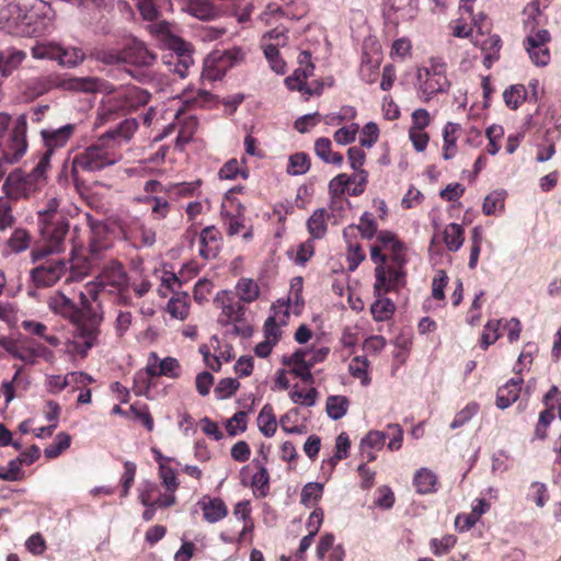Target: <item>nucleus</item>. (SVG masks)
<instances>
[{
	"instance_id": "nucleus-20",
	"label": "nucleus",
	"mask_w": 561,
	"mask_h": 561,
	"mask_svg": "<svg viewBox=\"0 0 561 561\" xmlns=\"http://www.w3.org/2000/svg\"><path fill=\"white\" fill-rule=\"evenodd\" d=\"M113 241L110 236L107 226L103 222H95L91 227L88 247L85 248L89 253L101 261L105 260L106 252L112 249Z\"/></svg>"
},
{
	"instance_id": "nucleus-6",
	"label": "nucleus",
	"mask_w": 561,
	"mask_h": 561,
	"mask_svg": "<svg viewBox=\"0 0 561 561\" xmlns=\"http://www.w3.org/2000/svg\"><path fill=\"white\" fill-rule=\"evenodd\" d=\"M158 27L162 44L170 50L163 56V62L171 72L179 75L180 78H185L190 67L194 64L192 45L173 34L168 22L162 21Z\"/></svg>"
},
{
	"instance_id": "nucleus-50",
	"label": "nucleus",
	"mask_w": 561,
	"mask_h": 561,
	"mask_svg": "<svg viewBox=\"0 0 561 561\" xmlns=\"http://www.w3.org/2000/svg\"><path fill=\"white\" fill-rule=\"evenodd\" d=\"M310 167L309 156L306 152H296L289 157L286 171L290 175H301L307 173Z\"/></svg>"
},
{
	"instance_id": "nucleus-40",
	"label": "nucleus",
	"mask_w": 561,
	"mask_h": 561,
	"mask_svg": "<svg viewBox=\"0 0 561 561\" xmlns=\"http://www.w3.org/2000/svg\"><path fill=\"white\" fill-rule=\"evenodd\" d=\"M502 319H492L485 323L479 341V345L483 351H486L489 346L494 344L502 336Z\"/></svg>"
},
{
	"instance_id": "nucleus-17",
	"label": "nucleus",
	"mask_w": 561,
	"mask_h": 561,
	"mask_svg": "<svg viewBox=\"0 0 561 561\" xmlns=\"http://www.w3.org/2000/svg\"><path fill=\"white\" fill-rule=\"evenodd\" d=\"M67 271V262L64 260L49 259L31 271V278L38 288L50 287L55 285Z\"/></svg>"
},
{
	"instance_id": "nucleus-23",
	"label": "nucleus",
	"mask_w": 561,
	"mask_h": 561,
	"mask_svg": "<svg viewBox=\"0 0 561 561\" xmlns=\"http://www.w3.org/2000/svg\"><path fill=\"white\" fill-rule=\"evenodd\" d=\"M73 79L66 82L64 79H61L57 75H47V76H39L35 78H31L25 82L26 92L31 98H38L47 92H49L53 89L67 87L68 89H71L69 87V83Z\"/></svg>"
},
{
	"instance_id": "nucleus-11",
	"label": "nucleus",
	"mask_w": 561,
	"mask_h": 561,
	"mask_svg": "<svg viewBox=\"0 0 561 561\" xmlns=\"http://www.w3.org/2000/svg\"><path fill=\"white\" fill-rule=\"evenodd\" d=\"M27 119L25 115H20L14 122L10 133H4L0 139V156L5 163L13 164L19 162L27 151Z\"/></svg>"
},
{
	"instance_id": "nucleus-33",
	"label": "nucleus",
	"mask_w": 561,
	"mask_h": 561,
	"mask_svg": "<svg viewBox=\"0 0 561 561\" xmlns=\"http://www.w3.org/2000/svg\"><path fill=\"white\" fill-rule=\"evenodd\" d=\"M328 218L329 215L324 208L316 209L309 217L307 220V229L311 239L319 240L324 238L328 231Z\"/></svg>"
},
{
	"instance_id": "nucleus-1",
	"label": "nucleus",
	"mask_w": 561,
	"mask_h": 561,
	"mask_svg": "<svg viewBox=\"0 0 561 561\" xmlns=\"http://www.w3.org/2000/svg\"><path fill=\"white\" fill-rule=\"evenodd\" d=\"M79 299L80 307H77L70 298L57 291L49 297L48 306L73 324L72 339L67 343V351L85 357L98 343L100 324L103 320L100 305H94L98 299V286L87 284L84 290L80 291Z\"/></svg>"
},
{
	"instance_id": "nucleus-25",
	"label": "nucleus",
	"mask_w": 561,
	"mask_h": 561,
	"mask_svg": "<svg viewBox=\"0 0 561 561\" xmlns=\"http://www.w3.org/2000/svg\"><path fill=\"white\" fill-rule=\"evenodd\" d=\"M197 505L203 512V517L206 522L215 524L228 515V507L220 497L203 496Z\"/></svg>"
},
{
	"instance_id": "nucleus-4",
	"label": "nucleus",
	"mask_w": 561,
	"mask_h": 561,
	"mask_svg": "<svg viewBox=\"0 0 561 561\" xmlns=\"http://www.w3.org/2000/svg\"><path fill=\"white\" fill-rule=\"evenodd\" d=\"M377 242L386 251L388 261L387 264L375 267L376 289L398 291L405 284L407 247L396 233L389 230L379 231Z\"/></svg>"
},
{
	"instance_id": "nucleus-7",
	"label": "nucleus",
	"mask_w": 561,
	"mask_h": 561,
	"mask_svg": "<svg viewBox=\"0 0 561 561\" xmlns=\"http://www.w3.org/2000/svg\"><path fill=\"white\" fill-rule=\"evenodd\" d=\"M38 14L19 1L0 8V30L13 36H33L39 31Z\"/></svg>"
},
{
	"instance_id": "nucleus-46",
	"label": "nucleus",
	"mask_w": 561,
	"mask_h": 561,
	"mask_svg": "<svg viewBox=\"0 0 561 561\" xmlns=\"http://www.w3.org/2000/svg\"><path fill=\"white\" fill-rule=\"evenodd\" d=\"M527 99V90L524 84H513L503 92L505 105L511 110H517Z\"/></svg>"
},
{
	"instance_id": "nucleus-37",
	"label": "nucleus",
	"mask_w": 561,
	"mask_h": 561,
	"mask_svg": "<svg viewBox=\"0 0 561 561\" xmlns=\"http://www.w3.org/2000/svg\"><path fill=\"white\" fill-rule=\"evenodd\" d=\"M443 241L450 252L458 251L465 241V229L459 224H449L443 231Z\"/></svg>"
},
{
	"instance_id": "nucleus-55",
	"label": "nucleus",
	"mask_w": 561,
	"mask_h": 561,
	"mask_svg": "<svg viewBox=\"0 0 561 561\" xmlns=\"http://www.w3.org/2000/svg\"><path fill=\"white\" fill-rule=\"evenodd\" d=\"M559 388L557 386H552L548 392L543 396L542 402L546 405V409L539 414V422L542 424H547L550 426L556 415L553 413L554 404L552 401L558 397Z\"/></svg>"
},
{
	"instance_id": "nucleus-26",
	"label": "nucleus",
	"mask_w": 561,
	"mask_h": 561,
	"mask_svg": "<svg viewBox=\"0 0 561 561\" xmlns=\"http://www.w3.org/2000/svg\"><path fill=\"white\" fill-rule=\"evenodd\" d=\"M523 378H512L505 385L500 387L496 392V407L499 409H506L512 405L519 398Z\"/></svg>"
},
{
	"instance_id": "nucleus-29",
	"label": "nucleus",
	"mask_w": 561,
	"mask_h": 561,
	"mask_svg": "<svg viewBox=\"0 0 561 561\" xmlns=\"http://www.w3.org/2000/svg\"><path fill=\"white\" fill-rule=\"evenodd\" d=\"M357 230L362 238L371 240L375 236L377 237L378 232V224L375 220V217L371 213L365 211L357 225H350L343 230L344 239L350 238L351 233Z\"/></svg>"
},
{
	"instance_id": "nucleus-61",
	"label": "nucleus",
	"mask_w": 561,
	"mask_h": 561,
	"mask_svg": "<svg viewBox=\"0 0 561 561\" xmlns=\"http://www.w3.org/2000/svg\"><path fill=\"white\" fill-rule=\"evenodd\" d=\"M298 416V410L293 409L280 416L279 425L282 430L287 434H305L307 432V427L305 425H295L296 419Z\"/></svg>"
},
{
	"instance_id": "nucleus-19",
	"label": "nucleus",
	"mask_w": 561,
	"mask_h": 561,
	"mask_svg": "<svg viewBox=\"0 0 561 561\" xmlns=\"http://www.w3.org/2000/svg\"><path fill=\"white\" fill-rule=\"evenodd\" d=\"M157 55L149 50L145 43L133 39L122 48V64L134 68L152 67Z\"/></svg>"
},
{
	"instance_id": "nucleus-44",
	"label": "nucleus",
	"mask_w": 561,
	"mask_h": 561,
	"mask_svg": "<svg viewBox=\"0 0 561 561\" xmlns=\"http://www.w3.org/2000/svg\"><path fill=\"white\" fill-rule=\"evenodd\" d=\"M21 327L27 333L44 339L50 346L56 347L60 343L59 339L56 335L46 333L48 328L42 322H37L34 320H24L22 321Z\"/></svg>"
},
{
	"instance_id": "nucleus-56",
	"label": "nucleus",
	"mask_w": 561,
	"mask_h": 561,
	"mask_svg": "<svg viewBox=\"0 0 561 561\" xmlns=\"http://www.w3.org/2000/svg\"><path fill=\"white\" fill-rule=\"evenodd\" d=\"M485 137L489 140V142L485 147V151L489 154L495 156L501 149L500 141L504 137L503 126L497 125V124H493V125L489 126L485 130Z\"/></svg>"
},
{
	"instance_id": "nucleus-9",
	"label": "nucleus",
	"mask_w": 561,
	"mask_h": 561,
	"mask_svg": "<svg viewBox=\"0 0 561 561\" xmlns=\"http://www.w3.org/2000/svg\"><path fill=\"white\" fill-rule=\"evenodd\" d=\"M540 12L539 2L531 1L524 9V13L528 14V19L534 21L528 35L525 37L523 45L529 55L530 60L537 67H545L549 64L551 55L547 45L551 42V34L548 30H537L538 23L535 21L536 15Z\"/></svg>"
},
{
	"instance_id": "nucleus-58",
	"label": "nucleus",
	"mask_w": 561,
	"mask_h": 561,
	"mask_svg": "<svg viewBox=\"0 0 561 561\" xmlns=\"http://www.w3.org/2000/svg\"><path fill=\"white\" fill-rule=\"evenodd\" d=\"M263 51L271 69L278 75H284L286 71V62L282 58L279 49L275 45H263Z\"/></svg>"
},
{
	"instance_id": "nucleus-31",
	"label": "nucleus",
	"mask_w": 561,
	"mask_h": 561,
	"mask_svg": "<svg viewBox=\"0 0 561 561\" xmlns=\"http://www.w3.org/2000/svg\"><path fill=\"white\" fill-rule=\"evenodd\" d=\"M438 478L428 468L419 469L413 477V485L416 493L430 494L437 491Z\"/></svg>"
},
{
	"instance_id": "nucleus-14",
	"label": "nucleus",
	"mask_w": 561,
	"mask_h": 561,
	"mask_svg": "<svg viewBox=\"0 0 561 561\" xmlns=\"http://www.w3.org/2000/svg\"><path fill=\"white\" fill-rule=\"evenodd\" d=\"M242 57L243 54L240 48L214 51L205 59L202 79L210 82L220 80L227 70Z\"/></svg>"
},
{
	"instance_id": "nucleus-16",
	"label": "nucleus",
	"mask_w": 561,
	"mask_h": 561,
	"mask_svg": "<svg viewBox=\"0 0 561 561\" xmlns=\"http://www.w3.org/2000/svg\"><path fill=\"white\" fill-rule=\"evenodd\" d=\"M103 261L94 257L84 247L73 245L69 260L66 283L80 282L94 270L100 268Z\"/></svg>"
},
{
	"instance_id": "nucleus-21",
	"label": "nucleus",
	"mask_w": 561,
	"mask_h": 561,
	"mask_svg": "<svg viewBox=\"0 0 561 561\" xmlns=\"http://www.w3.org/2000/svg\"><path fill=\"white\" fill-rule=\"evenodd\" d=\"M138 499L142 505H158L160 508H168L176 504V495L162 492L154 482H145L139 490Z\"/></svg>"
},
{
	"instance_id": "nucleus-48",
	"label": "nucleus",
	"mask_w": 561,
	"mask_h": 561,
	"mask_svg": "<svg viewBox=\"0 0 561 561\" xmlns=\"http://www.w3.org/2000/svg\"><path fill=\"white\" fill-rule=\"evenodd\" d=\"M32 243V236L23 228H16L7 241V245L13 253L26 251Z\"/></svg>"
},
{
	"instance_id": "nucleus-45",
	"label": "nucleus",
	"mask_w": 561,
	"mask_h": 561,
	"mask_svg": "<svg viewBox=\"0 0 561 561\" xmlns=\"http://www.w3.org/2000/svg\"><path fill=\"white\" fill-rule=\"evenodd\" d=\"M243 207L240 205L237 214L228 213L226 206H224L221 210L226 232L230 237L238 234L244 228V215L241 211Z\"/></svg>"
},
{
	"instance_id": "nucleus-41",
	"label": "nucleus",
	"mask_w": 561,
	"mask_h": 561,
	"mask_svg": "<svg viewBox=\"0 0 561 561\" xmlns=\"http://www.w3.org/2000/svg\"><path fill=\"white\" fill-rule=\"evenodd\" d=\"M190 297L186 293L173 295L168 302L167 309L172 318L184 320L188 316Z\"/></svg>"
},
{
	"instance_id": "nucleus-59",
	"label": "nucleus",
	"mask_w": 561,
	"mask_h": 561,
	"mask_svg": "<svg viewBox=\"0 0 561 561\" xmlns=\"http://www.w3.org/2000/svg\"><path fill=\"white\" fill-rule=\"evenodd\" d=\"M129 412L133 419L139 421L148 432L153 431L154 422L147 404H131L129 408Z\"/></svg>"
},
{
	"instance_id": "nucleus-10",
	"label": "nucleus",
	"mask_w": 561,
	"mask_h": 561,
	"mask_svg": "<svg viewBox=\"0 0 561 561\" xmlns=\"http://www.w3.org/2000/svg\"><path fill=\"white\" fill-rule=\"evenodd\" d=\"M50 218L38 221L45 245L42 249L32 251L33 262L39 261L47 254L61 252L65 249V241L69 231L68 220L64 215H53Z\"/></svg>"
},
{
	"instance_id": "nucleus-35",
	"label": "nucleus",
	"mask_w": 561,
	"mask_h": 561,
	"mask_svg": "<svg viewBox=\"0 0 561 561\" xmlns=\"http://www.w3.org/2000/svg\"><path fill=\"white\" fill-rule=\"evenodd\" d=\"M257 426L265 437H273L277 430V420L272 404L266 403L257 415Z\"/></svg>"
},
{
	"instance_id": "nucleus-51",
	"label": "nucleus",
	"mask_w": 561,
	"mask_h": 561,
	"mask_svg": "<svg viewBox=\"0 0 561 561\" xmlns=\"http://www.w3.org/2000/svg\"><path fill=\"white\" fill-rule=\"evenodd\" d=\"M158 474L162 482V485L165 489V492L175 495V492L180 486V481L178 479L175 470L171 468L168 463L160 462Z\"/></svg>"
},
{
	"instance_id": "nucleus-54",
	"label": "nucleus",
	"mask_w": 561,
	"mask_h": 561,
	"mask_svg": "<svg viewBox=\"0 0 561 561\" xmlns=\"http://www.w3.org/2000/svg\"><path fill=\"white\" fill-rule=\"evenodd\" d=\"M84 58L85 54L81 48L61 46L58 64L64 67L72 68L81 64Z\"/></svg>"
},
{
	"instance_id": "nucleus-52",
	"label": "nucleus",
	"mask_w": 561,
	"mask_h": 561,
	"mask_svg": "<svg viewBox=\"0 0 561 561\" xmlns=\"http://www.w3.org/2000/svg\"><path fill=\"white\" fill-rule=\"evenodd\" d=\"M61 51V45L48 42L39 43L32 48V55L36 59H49L57 61L59 60V54Z\"/></svg>"
},
{
	"instance_id": "nucleus-13",
	"label": "nucleus",
	"mask_w": 561,
	"mask_h": 561,
	"mask_svg": "<svg viewBox=\"0 0 561 561\" xmlns=\"http://www.w3.org/2000/svg\"><path fill=\"white\" fill-rule=\"evenodd\" d=\"M215 304L221 309L218 316V323L222 327L233 324V332L240 334L239 323L245 320L247 308L238 300L231 290H221L215 298Z\"/></svg>"
},
{
	"instance_id": "nucleus-49",
	"label": "nucleus",
	"mask_w": 561,
	"mask_h": 561,
	"mask_svg": "<svg viewBox=\"0 0 561 561\" xmlns=\"http://www.w3.org/2000/svg\"><path fill=\"white\" fill-rule=\"evenodd\" d=\"M369 362L364 356H355L351 359L348 365L350 374L360 380L362 386L370 385V377L368 375Z\"/></svg>"
},
{
	"instance_id": "nucleus-64",
	"label": "nucleus",
	"mask_w": 561,
	"mask_h": 561,
	"mask_svg": "<svg viewBox=\"0 0 561 561\" xmlns=\"http://www.w3.org/2000/svg\"><path fill=\"white\" fill-rule=\"evenodd\" d=\"M457 537L454 535H445L440 539L433 538L430 542L431 550L436 557L447 554L456 545Z\"/></svg>"
},
{
	"instance_id": "nucleus-18",
	"label": "nucleus",
	"mask_w": 561,
	"mask_h": 561,
	"mask_svg": "<svg viewBox=\"0 0 561 561\" xmlns=\"http://www.w3.org/2000/svg\"><path fill=\"white\" fill-rule=\"evenodd\" d=\"M98 286V294L100 288L107 286L114 290L122 291L128 285V276L124 265L115 259H112L104 263L100 274L96 277V282L93 283Z\"/></svg>"
},
{
	"instance_id": "nucleus-36",
	"label": "nucleus",
	"mask_w": 561,
	"mask_h": 561,
	"mask_svg": "<svg viewBox=\"0 0 561 561\" xmlns=\"http://www.w3.org/2000/svg\"><path fill=\"white\" fill-rule=\"evenodd\" d=\"M314 153L325 163L340 165L344 160L343 154L332 151L331 140L327 137H320L314 141Z\"/></svg>"
},
{
	"instance_id": "nucleus-3",
	"label": "nucleus",
	"mask_w": 561,
	"mask_h": 561,
	"mask_svg": "<svg viewBox=\"0 0 561 561\" xmlns=\"http://www.w3.org/2000/svg\"><path fill=\"white\" fill-rule=\"evenodd\" d=\"M69 87L72 90L94 93H107L106 100L98 111L96 125H103L113 119L115 114H126L145 106L150 94L136 85L114 88L110 82L100 78H75Z\"/></svg>"
},
{
	"instance_id": "nucleus-57",
	"label": "nucleus",
	"mask_w": 561,
	"mask_h": 561,
	"mask_svg": "<svg viewBox=\"0 0 561 561\" xmlns=\"http://www.w3.org/2000/svg\"><path fill=\"white\" fill-rule=\"evenodd\" d=\"M257 472L252 477L251 485L255 489L260 497H265L270 493V473L267 469L259 463Z\"/></svg>"
},
{
	"instance_id": "nucleus-39",
	"label": "nucleus",
	"mask_w": 561,
	"mask_h": 561,
	"mask_svg": "<svg viewBox=\"0 0 561 561\" xmlns=\"http://www.w3.org/2000/svg\"><path fill=\"white\" fill-rule=\"evenodd\" d=\"M350 403L345 396H329L325 402L328 416L334 421L342 419L347 413Z\"/></svg>"
},
{
	"instance_id": "nucleus-34",
	"label": "nucleus",
	"mask_w": 561,
	"mask_h": 561,
	"mask_svg": "<svg viewBox=\"0 0 561 561\" xmlns=\"http://www.w3.org/2000/svg\"><path fill=\"white\" fill-rule=\"evenodd\" d=\"M181 365L174 357H165L159 365H148L147 373L151 377L167 376L170 378L180 377Z\"/></svg>"
},
{
	"instance_id": "nucleus-15",
	"label": "nucleus",
	"mask_w": 561,
	"mask_h": 561,
	"mask_svg": "<svg viewBox=\"0 0 561 561\" xmlns=\"http://www.w3.org/2000/svg\"><path fill=\"white\" fill-rule=\"evenodd\" d=\"M118 229L124 240L134 248L151 247L156 242V231L139 217H126L118 220Z\"/></svg>"
},
{
	"instance_id": "nucleus-47",
	"label": "nucleus",
	"mask_w": 561,
	"mask_h": 561,
	"mask_svg": "<svg viewBox=\"0 0 561 561\" xmlns=\"http://www.w3.org/2000/svg\"><path fill=\"white\" fill-rule=\"evenodd\" d=\"M351 183V176L341 173L333 178L329 183V193L334 206L337 202L344 203V193Z\"/></svg>"
},
{
	"instance_id": "nucleus-32",
	"label": "nucleus",
	"mask_w": 561,
	"mask_h": 561,
	"mask_svg": "<svg viewBox=\"0 0 561 561\" xmlns=\"http://www.w3.org/2000/svg\"><path fill=\"white\" fill-rule=\"evenodd\" d=\"M0 75L2 77L10 76L25 59L26 54L23 50L9 48L0 50Z\"/></svg>"
},
{
	"instance_id": "nucleus-42",
	"label": "nucleus",
	"mask_w": 561,
	"mask_h": 561,
	"mask_svg": "<svg viewBox=\"0 0 561 561\" xmlns=\"http://www.w3.org/2000/svg\"><path fill=\"white\" fill-rule=\"evenodd\" d=\"M187 12L199 20H211L217 15V10L209 0H190Z\"/></svg>"
},
{
	"instance_id": "nucleus-63",
	"label": "nucleus",
	"mask_w": 561,
	"mask_h": 561,
	"mask_svg": "<svg viewBox=\"0 0 561 561\" xmlns=\"http://www.w3.org/2000/svg\"><path fill=\"white\" fill-rule=\"evenodd\" d=\"M323 493V485L318 482H309L307 483L300 494V502L305 506H309L312 503L318 502Z\"/></svg>"
},
{
	"instance_id": "nucleus-5",
	"label": "nucleus",
	"mask_w": 561,
	"mask_h": 561,
	"mask_svg": "<svg viewBox=\"0 0 561 561\" xmlns=\"http://www.w3.org/2000/svg\"><path fill=\"white\" fill-rule=\"evenodd\" d=\"M47 171L37 162L28 172L16 169L5 178L2 191L11 201L28 199L44 186Z\"/></svg>"
},
{
	"instance_id": "nucleus-60",
	"label": "nucleus",
	"mask_w": 561,
	"mask_h": 561,
	"mask_svg": "<svg viewBox=\"0 0 561 561\" xmlns=\"http://www.w3.org/2000/svg\"><path fill=\"white\" fill-rule=\"evenodd\" d=\"M181 288L182 282L173 272H163L161 286L159 288V294L162 297H167L168 291L173 293V295L182 294V291H180Z\"/></svg>"
},
{
	"instance_id": "nucleus-38",
	"label": "nucleus",
	"mask_w": 561,
	"mask_h": 561,
	"mask_svg": "<svg viewBox=\"0 0 561 561\" xmlns=\"http://www.w3.org/2000/svg\"><path fill=\"white\" fill-rule=\"evenodd\" d=\"M502 39L497 34L490 35L482 42L481 49L484 53L483 65L491 68L493 62L499 60Z\"/></svg>"
},
{
	"instance_id": "nucleus-8",
	"label": "nucleus",
	"mask_w": 561,
	"mask_h": 561,
	"mask_svg": "<svg viewBox=\"0 0 561 561\" xmlns=\"http://www.w3.org/2000/svg\"><path fill=\"white\" fill-rule=\"evenodd\" d=\"M417 92L424 102L434 95L449 91L450 81L447 78V64L442 57H431L417 69Z\"/></svg>"
},
{
	"instance_id": "nucleus-53",
	"label": "nucleus",
	"mask_w": 561,
	"mask_h": 561,
	"mask_svg": "<svg viewBox=\"0 0 561 561\" xmlns=\"http://www.w3.org/2000/svg\"><path fill=\"white\" fill-rule=\"evenodd\" d=\"M71 444V436L65 432L56 435L54 442L44 449V455L48 459H55L68 449Z\"/></svg>"
},
{
	"instance_id": "nucleus-2",
	"label": "nucleus",
	"mask_w": 561,
	"mask_h": 561,
	"mask_svg": "<svg viewBox=\"0 0 561 561\" xmlns=\"http://www.w3.org/2000/svg\"><path fill=\"white\" fill-rule=\"evenodd\" d=\"M138 129L135 118H126L116 127L106 130L94 142L75 152L70 175L76 184L82 181L81 173H94L112 167L122 159L118 147L128 141Z\"/></svg>"
},
{
	"instance_id": "nucleus-12",
	"label": "nucleus",
	"mask_w": 561,
	"mask_h": 561,
	"mask_svg": "<svg viewBox=\"0 0 561 561\" xmlns=\"http://www.w3.org/2000/svg\"><path fill=\"white\" fill-rule=\"evenodd\" d=\"M78 129L77 124H66L58 128H43L39 131L44 151L38 152L37 158L39 165H43L47 170L50 168V160L54 153L67 146L69 140L75 136Z\"/></svg>"
},
{
	"instance_id": "nucleus-27",
	"label": "nucleus",
	"mask_w": 561,
	"mask_h": 561,
	"mask_svg": "<svg viewBox=\"0 0 561 561\" xmlns=\"http://www.w3.org/2000/svg\"><path fill=\"white\" fill-rule=\"evenodd\" d=\"M389 291L383 290H377L376 284L374 285V294L376 297V300L370 306V312L375 321L382 322L388 321L392 318L396 306L393 301L389 298H385L383 295L388 294Z\"/></svg>"
},
{
	"instance_id": "nucleus-28",
	"label": "nucleus",
	"mask_w": 561,
	"mask_h": 561,
	"mask_svg": "<svg viewBox=\"0 0 561 561\" xmlns=\"http://www.w3.org/2000/svg\"><path fill=\"white\" fill-rule=\"evenodd\" d=\"M231 291L243 305L256 301L261 294L257 282L250 277H241Z\"/></svg>"
},
{
	"instance_id": "nucleus-62",
	"label": "nucleus",
	"mask_w": 561,
	"mask_h": 561,
	"mask_svg": "<svg viewBox=\"0 0 561 561\" xmlns=\"http://www.w3.org/2000/svg\"><path fill=\"white\" fill-rule=\"evenodd\" d=\"M144 203L152 204L151 216L154 220H161L167 217L170 210V205L167 199L159 196H146L140 199Z\"/></svg>"
},
{
	"instance_id": "nucleus-43",
	"label": "nucleus",
	"mask_w": 561,
	"mask_h": 561,
	"mask_svg": "<svg viewBox=\"0 0 561 561\" xmlns=\"http://www.w3.org/2000/svg\"><path fill=\"white\" fill-rule=\"evenodd\" d=\"M241 163H245V160L238 161L236 158L228 160L219 170L218 175L221 180H236L238 176L247 179L249 176V170L247 167H241Z\"/></svg>"
},
{
	"instance_id": "nucleus-22",
	"label": "nucleus",
	"mask_w": 561,
	"mask_h": 561,
	"mask_svg": "<svg viewBox=\"0 0 561 561\" xmlns=\"http://www.w3.org/2000/svg\"><path fill=\"white\" fill-rule=\"evenodd\" d=\"M199 255L205 259H215L222 245V234L215 226H207L198 233Z\"/></svg>"
},
{
	"instance_id": "nucleus-30",
	"label": "nucleus",
	"mask_w": 561,
	"mask_h": 561,
	"mask_svg": "<svg viewBox=\"0 0 561 561\" xmlns=\"http://www.w3.org/2000/svg\"><path fill=\"white\" fill-rule=\"evenodd\" d=\"M461 127L457 123L448 122L443 129V158L450 160L457 154V140Z\"/></svg>"
},
{
	"instance_id": "nucleus-24",
	"label": "nucleus",
	"mask_w": 561,
	"mask_h": 561,
	"mask_svg": "<svg viewBox=\"0 0 561 561\" xmlns=\"http://www.w3.org/2000/svg\"><path fill=\"white\" fill-rule=\"evenodd\" d=\"M306 355L302 353V348L297 350L289 356L283 357V365L289 367V373L300 378L302 382L307 385L314 383V377L311 373V367L309 366Z\"/></svg>"
}]
</instances>
